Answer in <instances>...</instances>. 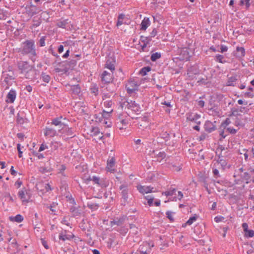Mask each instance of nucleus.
Here are the masks:
<instances>
[{"label":"nucleus","mask_w":254,"mask_h":254,"mask_svg":"<svg viewBox=\"0 0 254 254\" xmlns=\"http://www.w3.org/2000/svg\"><path fill=\"white\" fill-rule=\"evenodd\" d=\"M187 120L191 122H193L197 125H200L201 122L199 121L200 118V116L198 114H193L192 113H189L187 114Z\"/></svg>","instance_id":"nucleus-7"},{"label":"nucleus","mask_w":254,"mask_h":254,"mask_svg":"<svg viewBox=\"0 0 254 254\" xmlns=\"http://www.w3.org/2000/svg\"><path fill=\"white\" fill-rule=\"evenodd\" d=\"M41 77L42 79V80L46 83H49L51 80L50 76L45 72H42Z\"/></svg>","instance_id":"nucleus-35"},{"label":"nucleus","mask_w":254,"mask_h":254,"mask_svg":"<svg viewBox=\"0 0 254 254\" xmlns=\"http://www.w3.org/2000/svg\"><path fill=\"white\" fill-rule=\"evenodd\" d=\"M170 168L174 171H177V172H179L180 171L181 169H182V167L181 165L180 166H177L176 165H175V164H173L172 163L170 164Z\"/></svg>","instance_id":"nucleus-44"},{"label":"nucleus","mask_w":254,"mask_h":254,"mask_svg":"<svg viewBox=\"0 0 254 254\" xmlns=\"http://www.w3.org/2000/svg\"><path fill=\"white\" fill-rule=\"evenodd\" d=\"M74 237V235L73 234L63 235V234L60 233L59 235V239L61 240H63L64 241H65L66 240H70Z\"/></svg>","instance_id":"nucleus-31"},{"label":"nucleus","mask_w":254,"mask_h":254,"mask_svg":"<svg viewBox=\"0 0 254 254\" xmlns=\"http://www.w3.org/2000/svg\"><path fill=\"white\" fill-rule=\"evenodd\" d=\"M161 57V54L160 53L156 52L153 53L150 57V60L152 62H155L158 59H160Z\"/></svg>","instance_id":"nucleus-34"},{"label":"nucleus","mask_w":254,"mask_h":254,"mask_svg":"<svg viewBox=\"0 0 254 254\" xmlns=\"http://www.w3.org/2000/svg\"><path fill=\"white\" fill-rule=\"evenodd\" d=\"M151 70V67L149 66L142 67L139 71V74L142 76L146 75L147 73Z\"/></svg>","instance_id":"nucleus-32"},{"label":"nucleus","mask_w":254,"mask_h":254,"mask_svg":"<svg viewBox=\"0 0 254 254\" xmlns=\"http://www.w3.org/2000/svg\"><path fill=\"white\" fill-rule=\"evenodd\" d=\"M207 136V134L205 133H202L201 134L199 137V141L204 140L206 137Z\"/></svg>","instance_id":"nucleus-62"},{"label":"nucleus","mask_w":254,"mask_h":254,"mask_svg":"<svg viewBox=\"0 0 254 254\" xmlns=\"http://www.w3.org/2000/svg\"><path fill=\"white\" fill-rule=\"evenodd\" d=\"M176 191V190L175 189H170L169 190L163 192L162 194H164L166 196H171L174 194Z\"/></svg>","instance_id":"nucleus-48"},{"label":"nucleus","mask_w":254,"mask_h":254,"mask_svg":"<svg viewBox=\"0 0 254 254\" xmlns=\"http://www.w3.org/2000/svg\"><path fill=\"white\" fill-rule=\"evenodd\" d=\"M240 177L243 181H245L246 184L254 182V176H252L248 172H244L240 175Z\"/></svg>","instance_id":"nucleus-10"},{"label":"nucleus","mask_w":254,"mask_h":254,"mask_svg":"<svg viewBox=\"0 0 254 254\" xmlns=\"http://www.w3.org/2000/svg\"><path fill=\"white\" fill-rule=\"evenodd\" d=\"M47 38V36H42L40 39L38 40V42L37 43V44L40 47H44L45 46V41Z\"/></svg>","instance_id":"nucleus-40"},{"label":"nucleus","mask_w":254,"mask_h":254,"mask_svg":"<svg viewBox=\"0 0 254 254\" xmlns=\"http://www.w3.org/2000/svg\"><path fill=\"white\" fill-rule=\"evenodd\" d=\"M120 190H122V198L124 199L125 202H127L128 198V189L127 186L125 185H122L120 187Z\"/></svg>","instance_id":"nucleus-16"},{"label":"nucleus","mask_w":254,"mask_h":254,"mask_svg":"<svg viewBox=\"0 0 254 254\" xmlns=\"http://www.w3.org/2000/svg\"><path fill=\"white\" fill-rule=\"evenodd\" d=\"M152 189L153 188L150 187H145L142 186H139L137 187V190L139 192L144 194L152 192Z\"/></svg>","instance_id":"nucleus-20"},{"label":"nucleus","mask_w":254,"mask_h":254,"mask_svg":"<svg viewBox=\"0 0 254 254\" xmlns=\"http://www.w3.org/2000/svg\"><path fill=\"white\" fill-rule=\"evenodd\" d=\"M22 113H18L16 116V122L18 124L22 125L24 123V119L23 117L21 115L22 114Z\"/></svg>","instance_id":"nucleus-37"},{"label":"nucleus","mask_w":254,"mask_h":254,"mask_svg":"<svg viewBox=\"0 0 254 254\" xmlns=\"http://www.w3.org/2000/svg\"><path fill=\"white\" fill-rule=\"evenodd\" d=\"M116 60L113 56H108L105 64V67L113 71L115 69Z\"/></svg>","instance_id":"nucleus-6"},{"label":"nucleus","mask_w":254,"mask_h":254,"mask_svg":"<svg viewBox=\"0 0 254 254\" xmlns=\"http://www.w3.org/2000/svg\"><path fill=\"white\" fill-rule=\"evenodd\" d=\"M237 80V78L235 76H231L228 78L227 85L228 86H234L233 83Z\"/></svg>","instance_id":"nucleus-49"},{"label":"nucleus","mask_w":254,"mask_h":254,"mask_svg":"<svg viewBox=\"0 0 254 254\" xmlns=\"http://www.w3.org/2000/svg\"><path fill=\"white\" fill-rule=\"evenodd\" d=\"M32 22L33 23L30 27L31 29H33L34 28L40 26L42 23V19L41 17L34 16L32 19Z\"/></svg>","instance_id":"nucleus-21"},{"label":"nucleus","mask_w":254,"mask_h":254,"mask_svg":"<svg viewBox=\"0 0 254 254\" xmlns=\"http://www.w3.org/2000/svg\"><path fill=\"white\" fill-rule=\"evenodd\" d=\"M107 90L111 93H113L115 91L116 87L115 85L114 84H108L106 87Z\"/></svg>","instance_id":"nucleus-45"},{"label":"nucleus","mask_w":254,"mask_h":254,"mask_svg":"<svg viewBox=\"0 0 254 254\" xmlns=\"http://www.w3.org/2000/svg\"><path fill=\"white\" fill-rule=\"evenodd\" d=\"M76 65V61L73 59L70 60L69 61H65L61 63V66L63 67L64 72L66 73L68 72L69 70H72L75 66Z\"/></svg>","instance_id":"nucleus-3"},{"label":"nucleus","mask_w":254,"mask_h":254,"mask_svg":"<svg viewBox=\"0 0 254 254\" xmlns=\"http://www.w3.org/2000/svg\"><path fill=\"white\" fill-rule=\"evenodd\" d=\"M121 234L125 236L128 232V229L125 227H121L117 230Z\"/></svg>","instance_id":"nucleus-50"},{"label":"nucleus","mask_w":254,"mask_h":254,"mask_svg":"<svg viewBox=\"0 0 254 254\" xmlns=\"http://www.w3.org/2000/svg\"><path fill=\"white\" fill-rule=\"evenodd\" d=\"M92 182L94 184H97L98 187H100L102 188H106L109 186V182L105 179H100L99 177L97 176L92 177Z\"/></svg>","instance_id":"nucleus-4"},{"label":"nucleus","mask_w":254,"mask_h":254,"mask_svg":"<svg viewBox=\"0 0 254 254\" xmlns=\"http://www.w3.org/2000/svg\"><path fill=\"white\" fill-rule=\"evenodd\" d=\"M215 60L216 62H218L222 64L226 63V60H224V57L223 55L219 54L215 56Z\"/></svg>","instance_id":"nucleus-38"},{"label":"nucleus","mask_w":254,"mask_h":254,"mask_svg":"<svg viewBox=\"0 0 254 254\" xmlns=\"http://www.w3.org/2000/svg\"><path fill=\"white\" fill-rule=\"evenodd\" d=\"M127 219V217L123 216L119 218H116L111 221V225L113 226L114 225H117V226H121L124 224Z\"/></svg>","instance_id":"nucleus-18"},{"label":"nucleus","mask_w":254,"mask_h":254,"mask_svg":"<svg viewBox=\"0 0 254 254\" xmlns=\"http://www.w3.org/2000/svg\"><path fill=\"white\" fill-rule=\"evenodd\" d=\"M9 73H2V77L4 78L3 81L8 84L9 82L14 79V73L12 71H9Z\"/></svg>","instance_id":"nucleus-17"},{"label":"nucleus","mask_w":254,"mask_h":254,"mask_svg":"<svg viewBox=\"0 0 254 254\" xmlns=\"http://www.w3.org/2000/svg\"><path fill=\"white\" fill-rule=\"evenodd\" d=\"M224 220V217L222 216H216L214 218V220L216 222H222Z\"/></svg>","instance_id":"nucleus-58"},{"label":"nucleus","mask_w":254,"mask_h":254,"mask_svg":"<svg viewBox=\"0 0 254 254\" xmlns=\"http://www.w3.org/2000/svg\"><path fill=\"white\" fill-rule=\"evenodd\" d=\"M198 218V216L196 214H194L193 216L190 217L189 219L186 222V223H184L182 225L183 227H185L187 225H190L192 224V223L195 221Z\"/></svg>","instance_id":"nucleus-28"},{"label":"nucleus","mask_w":254,"mask_h":254,"mask_svg":"<svg viewBox=\"0 0 254 254\" xmlns=\"http://www.w3.org/2000/svg\"><path fill=\"white\" fill-rule=\"evenodd\" d=\"M213 174L214 177L216 178L220 177V175L219 174V172L218 170L217 169H213Z\"/></svg>","instance_id":"nucleus-56"},{"label":"nucleus","mask_w":254,"mask_h":254,"mask_svg":"<svg viewBox=\"0 0 254 254\" xmlns=\"http://www.w3.org/2000/svg\"><path fill=\"white\" fill-rule=\"evenodd\" d=\"M17 195L22 202H28L30 199V196L25 188H23L19 190Z\"/></svg>","instance_id":"nucleus-5"},{"label":"nucleus","mask_w":254,"mask_h":254,"mask_svg":"<svg viewBox=\"0 0 254 254\" xmlns=\"http://www.w3.org/2000/svg\"><path fill=\"white\" fill-rule=\"evenodd\" d=\"M236 51L238 53L237 56L239 57H243L245 56V50L244 47H237Z\"/></svg>","instance_id":"nucleus-33"},{"label":"nucleus","mask_w":254,"mask_h":254,"mask_svg":"<svg viewBox=\"0 0 254 254\" xmlns=\"http://www.w3.org/2000/svg\"><path fill=\"white\" fill-rule=\"evenodd\" d=\"M112 111L113 110H112L110 112H106L105 110H103L102 113L101 114V117L100 118L101 119H108L110 116V114L112 113Z\"/></svg>","instance_id":"nucleus-42"},{"label":"nucleus","mask_w":254,"mask_h":254,"mask_svg":"<svg viewBox=\"0 0 254 254\" xmlns=\"http://www.w3.org/2000/svg\"><path fill=\"white\" fill-rule=\"evenodd\" d=\"M231 123V120L229 118H226V119L222 123L221 126L224 128H226V126L230 124Z\"/></svg>","instance_id":"nucleus-54"},{"label":"nucleus","mask_w":254,"mask_h":254,"mask_svg":"<svg viewBox=\"0 0 254 254\" xmlns=\"http://www.w3.org/2000/svg\"><path fill=\"white\" fill-rule=\"evenodd\" d=\"M17 67L20 73L28 79L32 80L36 78V70L34 66L30 65L27 62L19 61L17 63Z\"/></svg>","instance_id":"nucleus-1"},{"label":"nucleus","mask_w":254,"mask_h":254,"mask_svg":"<svg viewBox=\"0 0 254 254\" xmlns=\"http://www.w3.org/2000/svg\"><path fill=\"white\" fill-rule=\"evenodd\" d=\"M240 114H239V109L236 108H232L231 109V114L229 116H239Z\"/></svg>","instance_id":"nucleus-43"},{"label":"nucleus","mask_w":254,"mask_h":254,"mask_svg":"<svg viewBox=\"0 0 254 254\" xmlns=\"http://www.w3.org/2000/svg\"><path fill=\"white\" fill-rule=\"evenodd\" d=\"M41 17H43L44 20L48 21V19L50 18L49 13L47 11H43L41 14Z\"/></svg>","instance_id":"nucleus-47"},{"label":"nucleus","mask_w":254,"mask_h":254,"mask_svg":"<svg viewBox=\"0 0 254 254\" xmlns=\"http://www.w3.org/2000/svg\"><path fill=\"white\" fill-rule=\"evenodd\" d=\"M51 147L52 149L56 150L58 148V143L57 142H52L51 143Z\"/></svg>","instance_id":"nucleus-61"},{"label":"nucleus","mask_w":254,"mask_h":254,"mask_svg":"<svg viewBox=\"0 0 254 254\" xmlns=\"http://www.w3.org/2000/svg\"><path fill=\"white\" fill-rule=\"evenodd\" d=\"M227 130L231 134H234L237 132V129L234 128L233 127H228L227 128Z\"/></svg>","instance_id":"nucleus-55"},{"label":"nucleus","mask_w":254,"mask_h":254,"mask_svg":"<svg viewBox=\"0 0 254 254\" xmlns=\"http://www.w3.org/2000/svg\"><path fill=\"white\" fill-rule=\"evenodd\" d=\"M93 135L96 136L100 133V129L98 127H93L91 130Z\"/></svg>","instance_id":"nucleus-52"},{"label":"nucleus","mask_w":254,"mask_h":254,"mask_svg":"<svg viewBox=\"0 0 254 254\" xmlns=\"http://www.w3.org/2000/svg\"><path fill=\"white\" fill-rule=\"evenodd\" d=\"M150 22L149 18L144 17V19L142 20L140 26V30H145L150 25Z\"/></svg>","instance_id":"nucleus-22"},{"label":"nucleus","mask_w":254,"mask_h":254,"mask_svg":"<svg viewBox=\"0 0 254 254\" xmlns=\"http://www.w3.org/2000/svg\"><path fill=\"white\" fill-rule=\"evenodd\" d=\"M219 164H220L222 169L223 170H224L225 167H226V165H227V162L225 160L222 159V161H220V162Z\"/></svg>","instance_id":"nucleus-60"},{"label":"nucleus","mask_w":254,"mask_h":254,"mask_svg":"<svg viewBox=\"0 0 254 254\" xmlns=\"http://www.w3.org/2000/svg\"><path fill=\"white\" fill-rule=\"evenodd\" d=\"M69 23H70V21L68 19H66L58 21L57 23V25L60 28L65 29L66 26Z\"/></svg>","instance_id":"nucleus-23"},{"label":"nucleus","mask_w":254,"mask_h":254,"mask_svg":"<svg viewBox=\"0 0 254 254\" xmlns=\"http://www.w3.org/2000/svg\"><path fill=\"white\" fill-rule=\"evenodd\" d=\"M26 13L31 17L39 12L38 9L36 6L33 4L27 5L25 7Z\"/></svg>","instance_id":"nucleus-9"},{"label":"nucleus","mask_w":254,"mask_h":254,"mask_svg":"<svg viewBox=\"0 0 254 254\" xmlns=\"http://www.w3.org/2000/svg\"><path fill=\"white\" fill-rule=\"evenodd\" d=\"M17 149L18 150V157L19 158H21L22 157V151H21V147H20V144L18 143L17 144Z\"/></svg>","instance_id":"nucleus-59"},{"label":"nucleus","mask_w":254,"mask_h":254,"mask_svg":"<svg viewBox=\"0 0 254 254\" xmlns=\"http://www.w3.org/2000/svg\"><path fill=\"white\" fill-rule=\"evenodd\" d=\"M112 101H106L104 102V106L106 107H111L112 105Z\"/></svg>","instance_id":"nucleus-64"},{"label":"nucleus","mask_w":254,"mask_h":254,"mask_svg":"<svg viewBox=\"0 0 254 254\" xmlns=\"http://www.w3.org/2000/svg\"><path fill=\"white\" fill-rule=\"evenodd\" d=\"M23 47L21 51L23 55H29L31 56V60L34 62L36 55L35 43L33 40H27L23 43Z\"/></svg>","instance_id":"nucleus-2"},{"label":"nucleus","mask_w":254,"mask_h":254,"mask_svg":"<svg viewBox=\"0 0 254 254\" xmlns=\"http://www.w3.org/2000/svg\"><path fill=\"white\" fill-rule=\"evenodd\" d=\"M146 245H147L148 247V249L145 250V251H141V253L139 254H149L151 252V246L149 243H146ZM154 246L152 245L151 246L152 247H153Z\"/></svg>","instance_id":"nucleus-53"},{"label":"nucleus","mask_w":254,"mask_h":254,"mask_svg":"<svg viewBox=\"0 0 254 254\" xmlns=\"http://www.w3.org/2000/svg\"><path fill=\"white\" fill-rule=\"evenodd\" d=\"M115 164V159L112 157L111 159L107 161V166L106 167L107 170L110 172H112L114 170L111 168L114 166Z\"/></svg>","instance_id":"nucleus-24"},{"label":"nucleus","mask_w":254,"mask_h":254,"mask_svg":"<svg viewBox=\"0 0 254 254\" xmlns=\"http://www.w3.org/2000/svg\"><path fill=\"white\" fill-rule=\"evenodd\" d=\"M44 133L45 136L49 137H53L57 135V131L55 129L49 127H46Z\"/></svg>","instance_id":"nucleus-14"},{"label":"nucleus","mask_w":254,"mask_h":254,"mask_svg":"<svg viewBox=\"0 0 254 254\" xmlns=\"http://www.w3.org/2000/svg\"><path fill=\"white\" fill-rule=\"evenodd\" d=\"M58 204L56 202H53L50 206H47V208H49L52 212H55L56 210L54 209V207H56Z\"/></svg>","instance_id":"nucleus-57"},{"label":"nucleus","mask_w":254,"mask_h":254,"mask_svg":"<svg viewBox=\"0 0 254 254\" xmlns=\"http://www.w3.org/2000/svg\"><path fill=\"white\" fill-rule=\"evenodd\" d=\"M70 211L72 213L73 217L79 216L81 214V210L74 206H72L70 207Z\"/></svg>","instance_id":"nucleus-29"},{"label":"nucleus","mask_w":254,"mask_h":254,"mask_svg":"<svg viewBox=\"0 0 254 254\" xmlns=\"http://www.w3.org/2000/svg\"><path fill=\"white\" fill-rule=\"evenodd\" d=\"M140 41L143 43V44H148L151 41V38L149 36L144 37L143 36H141L140 38Z\"/></svg>","instance_id":"nucleus-39"},{"label":"nucleus","mask_w":254,"mask_h":254,"mask_svg":"<svg viewBox=\"0 0 254 254\" xmlns=\"http://www.w3.org/2000/svg\"><path fill=\"white\" fill-rule=\"evenodd\" d=\"M10 220L18 223H20L23 220V217L21 215L17 214L14 217H10Z\"/></svg>","instance_id":"nucleus-36"},{"label":"nucleus","mask_w":254,"mask_h":254,"mask_svg":"<svg viewBox=\"0 0 254 254\" xmlns=\"http://www.w3.org/2000/svg\"><path fill=\"white\" fill-rule=\"evenodd\" d=\"M129 84H130V86L132 87V88H130L129 87L126 85V88L127 93L131 94L134 93L135 92V91L136 90V89L133 87V85H135L136 84H135L134 82L132 81L129 82Z\"/></svg>","instance_id":"nucleus-27"},{"label":"nucleus","mask_w":254,"mask_h":254,"mask_svg":"<svg viewBox=\"0 0 254 254\" xmlns=\"http://www.w3.org/2000/svg\"><path fill=\"white\" fill-rule=\"evenodd\" d=\"M16 97V92L14 90L11 89L6 96V102L13 103Z\"/></svg>","instance_id":"nucleus-13"},{"label":"nucleus","mask_w":254,"mask_h":254,"mask_svg":"<svg viewBox=\"0 0 254 254\" xmlns=\"http://www.w3.org/2000/svg\"><path fill=\"white\" fill-rule=\"evenodd\" d=\"M158 157L161 158L162 159H163L166 156V154L164 152H160L158 154H155Z\"/></svg>","instance_id":"nucleus-63"},{"label":"nucleus","mask_w":254,"mask_h":254,"mask_svg":"<svg viewBox=\"0 0 254 254\" xmlns=\"http://www.w3.org/2000/svg\"><path fill=\"white\" fill-rule=\"evenodd\" d=\"M127 107L128 109H131L135 113L140 111V108L139 107V106L136 104L134 101L130 100L129 103L127 104Z\"/></svg>","instance_id":"nucleus-15"},{"label":"nucleus","mask_w":254,"mask_h":254,"mask_svg":"<svg viewBox=\"0 0 254 254\" xmlns=\"http://www.w3.org/2000/svg\"><path fill=\"white\" fill-rule=\"evenodd\" d=\"M101 79L102 82L110 84L112 83L113 80V75L108 72L107 71H104L102 74Z\"/></svg>","instance_id":"nucleus-11"},{"label":"nucleus","mask_w":254,"mask_h":254,"mask_svg":"<svg viewBox=\"0 0 254 254\" xmlns=\"http://www.w3.org/2000/svg\"><path fill=\"white\" fill-rule=\"evenodd\" d=\"M118 245V242L116 241V237L114 235H112L108 239L107 241V247L108 248L111 249Z\"/></svg>","instance_id":"nucleus-19"},{"label":"nucleus","mask_w":254,"mask_h":254,"mask_svg":"<svg viewBox=\"0 0 254 254\" xmlns=\"http://www.w3.org/2000/svg\"><path fill=\"white\" fill-rule=\"evenodd\" d=\"M174 213V212H172L170 211H167L166 212L167 218H168L171 222H173L174 221V219L172 216L173 214Z\"/></svg>","instance_id":"nucleus-51"},{"label":"nucleus","mask_w":254,"mask_h":254,"mask_svg":"<svg viewBox=\"0 0 254 254\" xmlns=\"http://www.w3.org/2000/svg\"><path fill=\"white\" fill-rule=\"evenodd\" d=\"M62 120H66V119L63 118L62 116H60L53 119L52 121L51 124L56 126H59L60 127H61L63 126L66 127V125L65 122H63Z\"/></svg>","instance_id":"nucleus-12"},{"label":"nucleus","mask_w":254,"mask_h":254,"mask_svg":"<svg viewBox=\"0 0 254 254\" xmlns=\"http://www.w3.org/2000/svg\"><path fill=\"white\" fill-rule=\"evenodd\" d=\"M215 123H216V122L212 123L210 121H206L204 125L205 130L208 133H211L215 130L216 129V126Z\"/></svg>","instance_id":"nucleus-8"},{"label":"nucleus","mask_w":254,"mask_h":254,"mask_svg":"<svg viewBox=\"0 0 254 254\" xmlns=\"http://www.w3.org/2000/svg\"><path fill=\"white\" fill-rule=\"evenodd\" d=\"M209 111L210 112V114L213 116H218L221 113V110L216 106H213V107L211 108L210 109H209Z\"/></svg>","instance_id":"nucleus-25"},{"label":"nucleus","mask_w":254,"mask_h":254,"mask_svg":"<svg viewBox=\"0 0 254 254\" xmlns=\"http://www.w3.org/2000/svg\"><path fill=\"white\" fill-rule=\"evenodd\" d=\"M71 91L75 95H78L81 91L80 87L79 84L73 85L71 86Z\"/></svg>","instance_id":"nucleus-30"},{"label":"nucleus","mask_w":254,"mask_h":254,"mask_svg":"<svg viewBox=\"0 0 254 254\" xmlns=\"http://www.w3.org/2000/svg\"><path fill=\"white\" fill-rule=\"evenodd\" d=\"M125 17V15L123 13L120 14L118 17V21L116 24L117 26H119L123 24V20Z\"/></svg>","instance_id":"nucleus-41"},{"label":"nucleus","mask_w":254,"mask_h":254,"mask_svg":"<svg viewBox=\"0 0 254 254\" xmlns=\"http://www.w3.org/2000/svg\"><path fill=\"white\" fill-rule=\"evenodd\" d=\"M62 129H64V132L67 136H70V138L73 137L75 136V134L74 133V131L73 130V128L70 127H62Z\"/></svg>","instance_id":"nucleus-26"},{"label":"nucleus","mask_w":254,"mask_h":254,"mask_svg":"<svg viewBox=\"0 0 254 254\" xmlns=\"http://www.w3.org/2000/svg\"><path fill=\"white\" fill-rule=\"evenodd\" d=\"M245 236L247 238H252L254 236V231L253 230H248L245 232Z\"/></svg>","instance_id":"nucleus-46"}]
</instances>
